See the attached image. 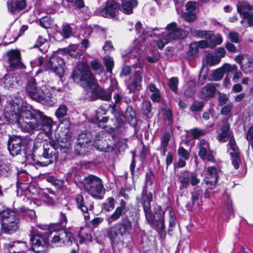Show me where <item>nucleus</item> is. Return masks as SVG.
<instances>
[{"instance_id":"obj_51","label":"nucleus","mask_w":253,"mask_h":253,"mask_svg":"<svg viewBox=\"0 0 253 253\" xmlns=\"http://www.w3.org/2000/svg\"><path fill=\"white\" fill-rule=\"evenodd\" d=\"M63 230L64 232L66 234L67 237H64V239H62V244L66 245L67 246L71 245L72 240L73 239L71 233L69 232L66 231L65 230Z\"/></svg>"},{"instance_id":"obj_3","label":"nucleus","mask_w":253,"mask_h":253,"mask_svg":"<svg viewBox=\"0 0 253 253\" xmlns=\"http://www.w3.org/2000/svg\"><path fill=\"white\" fill-rule=\"evenodd\" d=\"M153 194L143 190L141 200L145 215L148 223L159 232H163L165 228L164 223V211L159 210L154 214L151 211V202L152 201Z\"/></svg>"},{"instance_id":"obj_43","label":"nucleus","mask_w":253,"mask_h":253,"mask_svg":"<svg viewBox=\"0 0 253 253\" xmlns=\"http://www.w3.org/2000/svg\"><path fill=\"white\" fill-rule=\"evenodd\" d=\"M178 79L177 77L171 78L169 82L168 85L171 91L177 93L178 91Z\"/></svg>"},{"instance_id":"obj_59","label":"nucleus","mask_w":253,"mask_h":253,"mask_svg":"<svg viewBox=\"0 0 253 253\" xmlns=\"http://www.w3.org/2000/svg\"><path fill=\"white\" fill-rule=\"evenodd\" d=\"M135 28L137 32L140 34V36L143 35L144 38L147 37V33L142 27V24L140 22H137L135 25Z\"/></svg>"},{"instance_id":"obj_54","label":"nucleus","mask_w":253,"mask_h":253,"mask_svg":"<svg viewBox=\"0 0 253 253\" xmlns=\"http://www.w3.org/2000/svg\"><path fill=\"white\" fill-rule=\"evenodd\" d=\"M170 138V134L169 132H165L161 138V145L168 146Z\"/></svg>"},{"instance_id":"obj_26","label":"nucleus","mask_w":253,"mask_h":253,"mask_svg":"<svg viewBox=\"0 0 253 253\" xmlns=\"http://www.w3.org/2000/svg\"><path fill=\"white\" fill-rule=\"evenodd\" d=\"M16 83V78L13 74H7L0 79V85L7 89L13 88Z\"/></svg>"},{"instance_id":"obj_5","label":"nucleus","mask_w":253,"mask_h":253,"mask_svg":"<svg viewBox=\"0 0 253 253\" xmlns=\"http://www.w3.org/2000/svg\"><path fill=\"white\" fill-rule=\"evenodd\" d=\"M1 230L5 233L11 234L15 232L19 226V218L13 210L1 207L0 209Z\"/></svg>"},{"instance_id":"obj_21","label":"nucleus","mask_w":253,"mask_h":253,"mask_svg":"<svg viewBox=\"0 0 253 253\" xmlns=\"http://www.w3.org/2000/svg\"><path fill=\"white\" fill-rule=\"evenodd\" d=\"M128 210V208L126 206V202L122 200L120 202V206L118 207L115 211L108 218V222L110 223L118 219L121 216L125 214Z\"/></svg>"},{"instance_id":"obj_34","label":"nucleus","mask_w":253,"mask_h":253,"mask_svg":"<svg viewBox=\"0 0 253 253\" xmlns=\"http://www.w3.org/2000/svg\"><path fill=\"white\" fill-rule=\"evenodd\" d=\"M241 69L245 74L251 73L253 72V60L249 56L245 58L244 62L241 63Z\"/></svg>"},{"instance_id":"obj_48","label":"nucleus","mask_w":253,"mask_h":253,"mask_svg":"<svg viewBox=\"0 0 253 253\" xmlns=\"http://www.w3.org/2000/svg\"><path fill=\"white\" fill-rule=\"evenodd\" d=\"M182 18L188 22H193L196 19V15L192 12L188 11L182 14Z\"/></svg>"},{"instance_id":"obj_23","label":"nucleus","mask_w":253,"mask_h":253,"mask_svg":"<svg viewBox=\"0 0 253 253\" xmlns=\"http://www.w3.org/2000/svg\"><path fill=\"white\" fill-rule=\"evenodd\" d=\"M108 235L112 242L115 244L122 241L125 234L120 230L118 225L116 224L109 229Z\"/></svg>"},{"instance_id":"obj_42","label":"nucleus","mask_w":253,"mask_h":253,"mask_svg":"<svg viewBox=\"0 0 253 253\" xmlns=\"http://www.w3.org/2000/svg\"><path fill=\"white\" fill-rule=\"evenodd\" d=\"M106 114V111L103 109L102 108H99L97 110L96 115L95 116V119L96 121L98 123H106L108 120V118L107 117H102L101 115H105Z\"/></svg>"},{"instance_id":"obj_64","label":"nucleus","mask_w":253,"mask_h":253,"mask_svg":"<svg viewBox=\"0 0 253 253\" xmlns=\"http://www.w3.org/2000/svg\"><path fill=\"white\" fill-rule=\"evenodd\" d=\"M191 133L194 138H197L204 135V132L197 128H195L190 130Z\"/></svg>"},{"instance_id":"obj_35","label":"nucleus","mask_w":253,"mask_h":253,"mask_svg":"<svg viewBox=\"0 0 253 253\" xmlns=\"http://www.w3.org/2000/svg\"><path fill=\"white\" fill-rule=\"evenodd\" d=\"M215 86L213 84H208L202 89V94L205 97H212L215 92Z\"/></svg>"},{"instance_id":"obj_16","label":"nucleus","mask_w":253,"mask_h":253,"mask_svg":"<svg viewBox=\"0 0 253 253\" xmlns=\"http://www.w3.org/2000/svg\"><path fill=\"white\" fill-rule=\"evenodd\" d=\"M9 67L12 69H22L24 65L21 62L20 53L17 50H10L6 52Z\"/></svg>"},{"instance_id":"obj_44","label":"nucleus","mask_w":253,"mask_h":253,"mask_svg":"<svg viewBox=\"0 0 253 253\" xmlns=\"http://www.w3.org/2000/svg\"><path fill=\"white\" fill-rule=\"evenodd\" d=\"M207 62L210 66L218 64L220 62V57L212 54H208L206 56Z\"/></svg>"},{"instance_id":"obj_63","label":"nucleus","mask_w":253,"mask_h":253,"mask_svg":"<svg viewBox=\"0 0 253 253\" xmlns=\"http://www.w3.org/2000/svg\"><path fill=\"white\" fill-rule=\"evenodd\" d=\"M131 72V69L128 66H126L122 68L120 76L123 78L124 76H127L129 75Z\"/></svg>"},{"instance_id":"obj_15","label":"nucleus","mask_w":253,"mask_h":253,"mask_svg":"<svg viewBox=\"0 0 253 253\" xmlns=\"http://www.w3.org/2000/svg\"><path fill=\"white\" fill-rule=\"evenodd\" d=\"M120 4L117 1H107L106 5L100 11V15L104 17L115 18L120 10Z\"/></svg>"},{"instance_id":"obj_19","label":"nucleus","mask_w":253,"mask_h":253,"mask_svg":"<svg viewBox=\"0 0 253 253\" xmlns=\"http://www.w3.org/2000/svg\"><path fill=\"white\" fill-rule=\"evenodd\" d=\"M30 241L34 252L37 253H42L43 251H45L47 242L42 237L39 235H36L31 237Z\"/></svg>"},{"instance_id":"obj_10","label":"nucleus","mask_w":253,"mask_h":253,"mask_svg":"<svg viewBox=\"0 0 253 253\" xmlns=\"http://www.w3.org/2000/svg\"><path fill=\"white\" fill-rule=\"evenodd\" d=\"M200 182L196 174L194 172L182 170L178 175V182L179 183V188L180 190L186 189L190 183L193 186L196 185Z\"/></svg>"},{"instance_id":"obj_9","label":"nucleus","mask_w":253,"mask_h":253,"mask_svg":"<svg viewBox=\"0 0 253 253\" xmlns=\"http://www.w3.org/2000/svg\"><path fill=\"white\" fill-rule=\"evenodd\" d=\"M166 28L168 31L163 34L162 37L157 42L158 46L160 49H162L171 40L182 39L185 36V32L177 27V24L174 22L168 24Z\"/></svg>"},{"instance_id":"obj_49","label":"nucleus","mask_w":253,"mask_h":253,"mask_svg":"<svg viewBox=\"0 0 253 253\" xmlns=\"http://www.w3.org/2000/svg\"><path fill=\"white\" fill-rule=\"evenodd\" d=\"M204 103L202 101H196L191 106V110L193 112L200 111L204 107Z\"/></svg>"},{"instance_id":"obj_53","label":"nucleus","mask_w":253,"mask_h":253,"mask_svg":"<svg viewBox=\"0 0 253 253\" xmlns=\"http://www.w3.org/2000/svg\"><path fill=\"white\" fill-rule=\"evenodd\" d=\"M105 64L107 68V71L109 73H112V70L114 64L113 59L110 57H106L105 59Z\"/></svg>"},{"instance_id":"obj_39","label":"nucleus","mask_w":253,"mask_h":253,"mask_svg":"<svg viewBox=\"0 0 253 253\" xmlns=\"http://www.w3.org/2000/svg\"><path fill=\"white\" fill-rule=\"evenodd\" d=\"M48 193L54 194V192L49 188L46 189L44 191L42 192L41 194V196L42 200L45 203L49 205H53L54 201L51 198L49 195Z\"/></svg>"},{"instance_id":"obj_31","label":"nucleus","mask_w":253,"mask_h":253,"mask_svg":"<svg viewBox=\"0 0 253 253\" xmlns=\"http://www.w3.org/2000/svg\"><path fill=\"white\" fill-rule=\"evenodd\" d=\"M119 227L120 230L125 234L126 233H129L133 229L131 221L127 217L122 219V223L117 224Z\"/></svg>"},{"instance_id":"obj_37","label":"nucleus","mask_w":253,"mask_h":253,"mask_svg":"<svg viewBox=\"0 0 253 253\" xmlns=\"http://www.w3.org/2000/svg\"><path fill=\"white\" fill-rule=\"evenodd\" d=\"M48 46V44L47 41L41 36L39 37L36 44L34 45L35 47H39L40 50L43 53L47 51Z\"/></svg>"},{"instance_id":"obj_24","label":"nucleus","mask_w":253,"mask_h":253,"mask_svg":"<svg viewBox=\"0 0 253 253\" xmlns=\"http://www.w3.org/2000/svg\"><path fill=\"white\" fill-rule=\"evenodd\" d=\"M67 237L66 234L62 229L58 232H51L48 236V240H49V239L51 238L50 242L52 246H61L62 245V239H64V237Z\"/></svg>"},{"instance_id":"obj_52","label":"nucleus","mask_w":253,"mask_h":253,"mask_svg":"<svg viewBox=\"0 0 253 253\" xmlns=\"http://www.w3.org/2000/svg\"><path fill=\"white\" fill-rule=\"evenodd\" d=\"M233 105L232 103H229L226 106H224L221 110V114L223 115L231 116V110H232Z\"/></svg>"},{"instance_id":"obj_12","label":"nucleus","mask_w":253,"mask_h":253,"mask_svg":"<svg viewBox=\"0 0 253 253\" xmlns=\"http://www.w3.org/2000/svg\"><path fill=\"white\" fill-rule=\"evenodd\" d=\"M142 70L140 69L135 71L134 75L130 76L125 82L126 88L129 90V93L139 90L141 87L142 80Z\"/></svg>"},{"instance_id":"obj_41","label":"nucleus","mask_w":253,"mask_h":253,"mask_svg":"<svg viewBox=\"0 0 253 253\" xmlns=\"http://www.w3.org/2000/svg\"><path fill=\"white\" fill-rule=\"evenodd\" d=\"M67 110L68 108L65 105L61 104L55 111V115L58 120H60L66 116Z\"/></svg>"},{"instance_id":"obj_4","label":"nucleus","mask_w":253,"mask_h":253,"mask_svg":"<svg viewBox=\"0 0 253 253\" xmlns=\"http://www.w3.org/2000/svg\"><path fill=\"white\" fill-rule=\"evenodd\" d=\"M229 129V124H224L221 128V132L218 136V139L221 142H225L229 140L228 151L230 156L231 163L234 169H238L241 163L240 151L234 138L230 134Z\"/></svg>"},{"instance_id":"obj_30","label":"nucleus","mask_w":253,"mask_h":253,"mask_svg":"<svg viewBox=\"0 0 253 253\" xmlns=\"http://www.w3.org/2000/svg\"><path fill=\"white\" fill-rule=\"evenodd\" d=\"M198 146L199 149V155L200 157L203 160H206L210 150L208 142L204 139H202L198 143Z\"/></svg>"},{"instance_id":"obj_36","label":"nucleus","mask_w":253,"mask_h":253,"mask_svg":"<svg viewBox=\"0 0 253 253\" xmlns=\"http://www.w3.org/2000/svg\"><path fill=\"white\" fill-rule=\"evenodd\" d=\"M191 34L195 37H199L200 38H204L207 40L210 39L213 40L211 35L210 32L207 31L198 30L195 29H191Z\"/></svg>"},{"instance_id":"obj_14","label":"nucleus","mask_w":253,"mask_h":253,"mask_svg":"<svg viewBox=\"0 0 253 253\" xmlns=\"http://www.w3.org/2000/svg\"><path fill=\"white\" fill-rule=\"evenodd\" d=\"M109 134L104 131H101L97 132L94 138L95 146L99 151L105 152L112 151L114 147L108 144L105 138H107Z\"/></svg>"},{"instance_id":"obj_47","label":"nucleus","mask_w":253,"mask_h":253,"mask_svg":"<svg viewBox=\"0 0 253 253\" xmlns=\"http://www.w3.org/2000/svg\"><path fill=\"white\" fill-rule=\"evenodd\" d=\"M79 46L77 44L71 45L69 48V54L71 56L77 58L81 55V53L79 52Z\"/></svg>"},{"instance_id":"obj_7","label":"nucleus","mask_w":253,"mask_h":253,"mask_svg":"<svg viewBox=\"0 0 253 253\" xmlns=\"http://www.w3.org/2000/svg\"><path fill=\"white\" fill-rule=\"evenodd\" d=\"M72 77L77 83L83 82L85 84L84 88L86 91L88 90V87L94 88L96 86L94 84L96 81L95 78L85 62L78 63L72 73Z\"/></svg>"},{"instance_id":"obj_55","label":"nucleus","mask_w":253,"mask_h":253,"mask_svg":"<svg viewBox=\"0 0 253 253\" xmlns=\"http://www.w3.org/2000/svg\"><path fill=\"white\" fill-rule=\"evenodd\" d=\"M154 179V176L151 171L147 172L145 175L146 186L152 185Z\"/></svg>"},{"instance_id":"obj_50","label":"nucleus","mask_w":253,"mask_h":253,"mask_svg":"<svg viewBox=\"0 0 253 253\" xmlns=\"http://www.w3.org/2000/svg\"><path fill=\"white\" fill-rule=\"evenodd\" d=\"M208 177L217 179V169L214 167H209L207 168Z\"/></svg>"},{"instance_id":"obj_38","label":"nucleus","mask_w":253,"mask_h":253,"mask_svg":"<svg viewBox=\"0 0 253 253\" xmlns=\"http://www.w3.org/2000/svg\"><path fill=\"white\" fill-rule=\"evenodd\" d=\"M61 128L62 129V132L64 134L68 137H70L71 135L70 132L71 124L70 121L67 119L63 120L60 124Z\"/></svg>"},{"instance_id":"obj_32","label":"nucleus","mask_w":253,"mask_h":253,"mask_svg":"<svg viewBox=\"0 0 253 253\" xmlns=\"http://www.w3.org/2000/svg\"><path fill=\"white\" fill-rule=\"evenodd\" d=\"M91 135L89 131H84L80 133L78 139V144L82 147H85V145L91 141Z\"/></svg>"},{"instance_id":"obj_29","label":"nucleus","mask_w":253,"mask_h":253,"mask_svg":"<svg viewBox=\"0 0 253 253\" xmlns=\"http://www.w3.org/2000/svg\"><path fill=\"white\" fill-rule=\"evenodd\" d=\"M138 4L137 1H122L121 8L120 10L126 14H130L133 12V8Z\"/></svg>"},{"instance_id":"obj_45","label":"nucleus","mask_w":253,"mask_h":253,"mask_svg":"<svg viewBox=\"0 0 253 253\" xmlns=\"http://www.w3.org/2000/svg\"><path fill=\"white\" fill-rule=\"evenodd\" d=\"M115 207V200L113 198L110 197L107 199L106 202L103 204V209L107 211L113 210Z\"/></svg>"},{"instance_id":"obj_8","label":"nucleus","mask_w":253,"mask_h":253,"mask_svg":"<svg viewBox=\"0 0 253 253\" xmlns=\"http://www.w3.org/2000/svg\"><path fill=\"white\" fill-rule=\"evenodd\" d=\"M26 91L32 98L37 101L46 100L49 99L52 102H54L52 93H49L48 89H42L36 82V80L33 78L29 79L27 86Z\"/></svg>"},{"instance_id":"obj_11","label":"nucleus","mask_w":253,"mask_h":253,"mask_svg":"<svg viewBox=\"0 0 253 253\" xmlns=\"http://www.w3.org/2000/svg\"><path fill=\"white\" fill-rule=\"evenodd\" d=\"M64 61L59 57L54 56L46 62L44 65L45 70H49L61 77L64 73Z\"/></svg>"},{"instance_id":"obj_33","label":"nucleus","mask_w":253,"mask_h":253,"mask_svg":"<svg viewBox=\"0 0 253 253\" xmlns=\"http://www.w3.org/2000/svg\"><path fill=\"white\" fill-rule=\"evenodd\" d=\"M64 6H67L70 10L81 9L84 6V1H62Z\"/></svg>"},{"instance_id":"obj_18","label":"nucleus","mask_w":253,"mask_h":253,"mask_svg":"<svg viewBox=\"0 0 253 253\" xmlns=\"http://www.w3.org/2000/svg\"><path fill=\"white\" fill-rule=\"evenodd\" d=\"M238 70L236 65L225 64L221 68L216 69L211 76L209 80L217 81L222 79L225 72H233Z\"/></svg>"},{"instance_id":"obj_13","label":"nucleus","mask_w":253,"mask_h":253,"mask_svg":"<svg viewBox=\"0 0 253 253\" xmlns=\"http://www.w3.org/2000/svg\"><path fill=\"white\" fill-rule=\"evenodd\" d=\"M23 140L20 136H10L7 141V149L11 155L14 156L20 154Z\"/></svg>"},{"instance_id":"obj_60","label":"nucleus","mask_w":253,"mask_h":253,"mask_svg":"<svg viewBox=\"0 0 253 253\" xmlns=\"http://www.w3.org/2000/svg\"><path fill=\"white\" fill-rule=\"evenodd\" d=\"M50 22V20L48 17H42L40 19V25L44 28H48L51 25Z\"/></svg>"},{"instance_id":"obj_28","label":"nucleus","mask_w":253,"mask_h":253,"mask_svg":"<svg viewBox=\"0 0 253 253\" xmlns=\"http://www.w3.org/2000/svg\"><path fill=\"white\" fill-rule=\"evenodd\" d=\"M75 201L77 208L81 210L84 213L85 219H88L89 216L87 215L88 209L85 205L83 196L81 194H77L75 198Z\"/></svg>"},{"instance_id":"obj_58","label":"nucleus","mask_w":253,"mask_h":253,"mask_svg":"<svg viewBox=\"0 0 253 253\" xmlns=\"http://www.w3.org/2000/svg\"><path fill=\"white\" fill-rule=\"evenodd\" d=\"M216 182L217 179H212L210 180L209 177H207L204 179L205 184L207 186L208 188L210 189H212L215 187Z\"/></svg>"},{"instance_id":"obj_46","label":"nucleus","mask_w":253,"mask_h":253,"mask_svg":"<svg viewBox=\"0 0 253 253\" xmlns=\"http://www.w3.org/2000/svg\"><path fill=\"white\" fill-rule=\"evenodd\" d=\"M61 34L64 38H69L72 35L71 27L68 24L63 25Z\"/></svg>"},{"instance_id":"obj_2","label":"nucleus","mask_w":253,"mask_h":253,"mask_svg":"<svg viewBox=\"0 0 253 253\" xmlns=\"http://www.w3.org/2000/svg\"><path fill=\"white\" fill-rule=\"evenodd\" d=\"M57 147L56 142L54 140L41 143L36 140L32 152L34 164L45 167L52 163L53 159L57 158Z\"/></svg>"},{"instance_id":"obj_62","label":"nucleus","mask_w":253,"mask_h":253,"mask_svg":"<svg viewBox=\"0 0 253 253\" xmlns=\"http://www.w3.org/2000/svg\"><path fill=\"white\" fill-rule=\"evenodd\" d=\"M198 6V3L193 1H189L186 4V10L188 11L193 12L195 10L196 7Z\"/></svg>"},{"instance_id":"obj_6","label":"nucleus","mask_w":253,"mask_h":253,"mask_svg":"<svg viewBox=\"0 0 253 253\" xmlns=\"http://www.w3.org/2000/svg\"><path fill=\"white\" fill-rule=\"evenodd\" d=\"M82 183L84 190L93 198L100 200L103 199L105 189L99 177L89 174L84 178Z\"/></svg>"},{"instance_id":"obj_20","label":"nucleus","mask_w":253,"mask_h":253,"mask_svg":"<svg viewBox=\"0 0 253 253\" xmlns=\"http://www.w3.org/2000/svg\"><path fill=\"white\" fill-rule=\"evenodd\" d=\"M4 246L6 249L9 250L10 253H24L28 249L25 242L19 241L6 243Z\"/></svg>"},{"instance_id":"obj_40","label":"nucleus","mask_w":253,"mask_h":253,"mask_svg":"<svg viewBox=\"0 0 253 253\" xmlns=\"http://www.w3.org/2000/svg\"><path fill=\"white\" fill-rule=\"evenodd\" d=\"M196 92L195 85L193 83L187 84L183 90V95L186 98H190L193 96Z\"/></svg>"},{"instance_id":"obj_57","label":"nucleus","mask_w":253,"mask_h":253,"mask_svg":"<svg viewBox=\"0 0 253 253\" xmlns=\"http://www.w3.org/2000/svg\"><path fill=\"white\" fill-rule=\"evenodd\" d=\"M151 104L150 101H147L144 103L142 108L143 113L149 117V113L151 110Z\"/></svg>"},{"instance_id":"obj_25","label":"nucleus","mask_w":253,"mask_h":253,"mask_svg":"<svg viewBox=\"0 0 253 253\" xmlns=\"http://www.w3.org/2000/svg\"><path fill=\"white\" fill-rule=\"evenodd\" d=\"M7 3L8 10L11 13H15L27 7L26 1H7Z\"/></svg>"},{"instance_id":"obj_27","label":"nucleus","mask_w":253,"mask_h":253,"mask_svg":"<svg viewBox=\"0 0 253 253\" xmlns=\"http://www.w3.org/2000/svg\"><path fill=\"white\" fill-rule=\"evenodd\" d=\"M238 12L242 15L244 18L250 16V11L253 10V6L251 7L246 1H241L237 4Z\"/></svg>"},{"instance_id":"obj_1","label":"nucleus","mask_w":253,"mask_h":253,"mask_svg":"<svg viewBox=\"0 0 253 253\" xmlns=\"http://www.w3.org/2000/svg\"><path fill=\"white\" fill-rule=\"evenodd\" d=\"M4 111L8 122L16 124L22 131L31 132L41 129L49 136L53 126L52 119L30 106H24L21 99L9 101Z\"/></svg>"},{"instance_id":"obj_22","label":"nucleus","mask_w":253,"mask_h":253,"mask_svg":"<svg viewBox=\"0 0 253 253\" xmlns=\"http://www.w3.org/2000/svg\"><path fill=\"white\" fill-rule=\"evenodd\" d=\"M202 190L199 187L195 188L194 191L191 193L192 194V203H189L186 205V207L188 210H190L193 207H199L201 202Z\"/></svg>"},{"instance_id":"obj_56","label":"nucleus","mask_w":253,"mask_h":253,"mask_svg":"<svg viewBox=\"0 0 253 253\" xmlns=\"http://www.w3.org/2000/svg\"><path fill=\"white\" fill-rule=\"evenodd\" d=\"M177 153L179 156L182 157L185 160H188L189 158V153L182 147L179 148Z\"/></svg>"},{"instance_id":"obj_17","label":"nucleus","mask_w":253,"mask_h":253,"mask_svg":"<svg viewBox=\"0 0 253 253\" xmlns=\"http://www.w3.org/2000/svg\"><path fill=\"white\" fill-rule=\"evenodd\" d=\"M94 84L96 85L95 87L94 88H92V87H88V90L86 91L97 96L98 98L102 100H110L112 96V89H108L107 90H105L99 86L96 81L94 82Z\"/></svg>"},{"instance_id":"obj_61","label":"nucleus","mask_w":253,"mask_h":253,"mask_svg":"<svg viewBox=\"0 0 253 253\" xmlns=\"http://www.w3.org/2000/svg\"><path fill=\"white\" fill-rule=\"evenodd\" d=\"M21 211L29 216L31 219H34L36 217L35 211L34 210L22 208Z\"/></svg>"}]
</instances>
